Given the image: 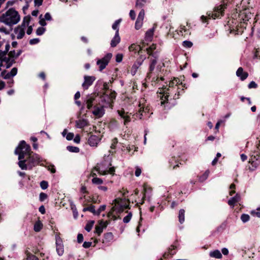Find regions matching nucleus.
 <instances>
[{"label": "nucleus", "mask_w": 260, "mask_h": 260, "mask_svg": "<svg viewBox=\"0 0 260 260\" xmlns=\"http://www.w3.org/2000/svg\"><path fill=\"white\" fill-rule=\"evenodd\" d=\"M24 35H25V31H24V29L22 28V29H19V30L18 32L17 36V39H22L24 37Z\"/></svg>", "instance_id": "nucleus-42"}, {"label": "nucleus", "mask_w": 260, "mask_h": 260, "mask_svg": "<svg viewBox=\"0 0 260 260\" xmlns=\"http://www.w3.org/2000/svg\"><path fill=\"white\" fill-rule=\"evenodd\" d=\"M117 143H118V139H117V138H115L113 139L112 140V144H111V147H110L111 148L113 149H115V148L116 147V145H117Z\"/></svg>", "instance_id": "nucleus-43"}, {"label": "nucleus", "mask_w": 260, "mask_h": 260, "mask_svg": "<svg viewBox=\"0 0 260 260\" xmlns=\"http://www.w3.org/2000/svg\"><path fill=\"white\" fill-rule=\"evenodd\" d=\"M192 43L189 41H184L183 42V46L184 47L190 48L192 47Z\"/></svg>", "instance_id": "nucleus-44"}, {"label": "nucleus", "mask_w": 260, "mask_h": 260, "mask_svg": "<svg viewBox=\"0 0 260 260\" xmlns=\"http://www.w3.org/2000/svg\"><path fill=\"white\" fill-rule=\"evenodd\" d=\"M104 238L106 241H110L113 238V235L112 233H107L104 234Z\"/></svg>", "instance_id": "nucleus-37"}, {"label": "nucleus", "mask_w": 260, "mask_h": 260, "mask_svg": "<svg viewBox=\"0 0 260 260\" xmlns=\"http://www.w3.org/2000/svg\"><path fill=\"white\" fill-rule=\"evenodd\" d=\"M99 142V137L95 135H91L88 140V143L91 146H96Z\"/></svg>", "instance_id": "nucleus-18"}, {"label": "nucleus", "mask_w": 260, "mask_h": 260, "mask_svg": "<svg viewBox=\"0 0 260 260\" xmlns=\"http://www.w3.org/2000/svg\"><path fill=\"white\" fill-rule=\"evenodd\" d=\"M56 251L60 256L62 255L64 252L63 246L62 244V240L58 234L55 235Z\"/></svg>", "instance_id": "nucleus-14"}, {"label": "nucleus", "mask_w": 260, "mask_h": 260, "mask_svg": "<svg viewBox=\"0 0 260 260\" xmlns=\"http://www.w3.org/2000/svg\"><path fill=\"white\" fill-rule=\"evenodd\" d=\"M117 113L119 116L124 119V125H126L129 122H130L131 118L129 115H128L127 113H126L123 109L118 110Z\"/></svg>", "instance_id": "nucleus-16"}, {"label": "nucleus", "mask_w": 260, "mask_h": 260, "mask_svg": "<svg viewBox=\"0 0 260 260\" xmlns=\"http://www.w3.org/2000/svg\"><path fill=\"white\" fill-rule=\"evenodd\" d=\"M235 187H236V186L234 183L231 184V185L230 186V188L231 189H232V190L230 192V194L231 196H232L234 193H235V191L234 190H233L235 188Z\"/></svg>", "instance_id": "nucleus-55"}, {"label": "nucleus", "mask_w": 260, "mask_h": 260, "mask_svg": "<svg viewBox=\"0 0 260 260\" xmlns=\"http://www.w3.org/2000/svg\"><path fill=\"white\" fill-rule=\"evenodd\" d=\"M67 149L71 152H75L78 153L80 151L79 148L76 146H68L67 147Z\"/></svg>", "instance_id": "nucleus-32"}, {"label": "nucleus", "mask_w": 260, "mask_h": 260, "mask_svg": "<svg viewBox=\"0 0 260 260\" xmlns=\"http://www.w3.org/2000/svg\"><path fill=\"white\" fill-rule=\"evenodd\" d=\"M129 16L132 20H135L136 18V13L134 10H131L129 12Z\"/></svg>", "instance_id": "nucleus-53"}, {"label": "nucleus", "mask_w": 260, "mask_h": 260, "mask_svg": "<svg viewBox=\"0 0 260 260\" xmlns=\"http://www.w3.org/2000/svg\"><path fill=\"white\" fill-rule=\"evenodd\" d=\"M76 125L77 128H83L88 125L87 120L82 119L76 121Z\"/></svg>", "instance_id": "nucleus-24"}, {"label": "nucleus", "mask_w": 260, "mask_h": 260, "mask_svg": "<svg viewBox=\"0 0 260 260\" xmlns=\"http://www.w3.org/2000/svg\"><path fill=\"white\" fill-rule=\"evenodd\" d=\"M236 75L240 77L242 81H244L247 78L248 74L247 72H244L243 68L240 67L236 72Z\"/></svg>", "instance_id": "nucleus-19"}, {"label": "nucleus", "mask_w": 260, "mask_h": 260, "mask_svg": "<svg viewBox=\"0 0 260 260\" xmlns=\"http://www.w3.org/2000/svg\"><path fill=\"white\" fill-rule=\"evenodd\" d=\"M176 246L172 245L168 249V251L165 252L163 254L164 258H168L169 257L173 255L176 253Z\"/></svg>", "instance_id": "nucleus-17"}, {"label": "nucleus", "mask_w": 260, "mask_h": 260, "mask_svg": "<svg viewBox=\"0 0 260 260\" xmlns=\"http://www.w3.org/2000/svg\"><path fill=\"white\" fill-rule=\"evenodd\" d=\"M128 49L129 51L133 52L134 53H138L140 55H141L142 48L139 45L133 44H132L129 47Z\"/></svg>", "instance_id": "nucleus-20"}, {"label": "nucleus", "mask_w": 260, "mask_h": 260, "mask_svg": "<svg viewBox=\"0 0 260 260\" xmlns=\"http://www.w3.org/2000/svg\"><path fill=\"white\" fill-rule=\"evenodd\" d=\"M101 96H99L94 94L88 95L86 98V104L87 108L89 110L94 108L95 106L99 105L101 102Z\"/></svg>", "instance_id": "nucleus-7"}, {"label": "nucleus", "mask_w": 260, "mask_h": 260, "mask_svg": "<svg viewBox=\"0 0 260 260\" xmlns=\"http://www.w3.org/2000/svg\"><path fill=\"white\" fill-rule=\"evenodd\" d=\"M155 26H156V24H154L153 28L148 29L146 31L145 35H146V38L147 39H151L153 37L154 31L155 28Z\"/></svg>", "instance_id": "nucleus-28"}, {"label": "nucleus", "mask_w": 260, "mask_h": 260, "mask_svg": "<svg viewBox=\"0 0 260 260\" xmlns=\"http://www.w3.org/2000/svg\"><path fill=\"white\" fill-rule=\"evenodd\" d=\"M112 57V54L111 53H108L101 59H98L96 61V64L99 66L100 71H102L106 68V66L110 62Z\"/></svg>", "instance_id": "nucleus-9"}, {"label": "nucleus", "mask_w": 260, "mask_h": 260, "mask_svg": "<svg viewBox=\"0 0 260 260\" xmlns=\"http://www.w3.org/2000/svg\"><path fill=\"white\" fill-rule=\"evenodd\" d=\"M83 241V236L82 234H78L77 236V241L79 243H81Z\"/></svg>", "instance_id": "nucleus-54"}, {"label": "nucleus", "mask_w": 260, "mask_h": 260, "mask_svg": "<svg viewBox=\"0 0 260 260\" xmlns=\"http://www.w3.org/2000/svg\"><path fill=\"white\" fill-rule=\"evenodd\" d=\"M156 63L157 61L156 59H154L151 60L149 68V72L147 73V78H150L151 77V74L152 72L154 71Z\"/></svg>", "instance_id": "nucleus-23"}, {"label": "nucleus", "mask_w": 260, "mask_h": 260, "mask_svg": "<svg viewBox=\"0 0 260 260\" xmlns=\"http://www.w3.org/2000/svg\"><path fill=\"white\" fill-rule=\"evenodd\" d=\"M185 211L184 209H180L179 212L178 218L180 223L184 221Z\"/></svg>", "instance_id": "nucleus-30"}, {"label": "nucleus", "mask_w": 260, "mask_h": 260, "mask_svg": "<svg viewBox=\"0 0 260 260\" xmlns=\"http://www.w3.org/2000/svg\"><path fill=\"white\" fill-rule=\"evenodd\" d=\"M92 176L93 177V179H92V183L98 185L103 183V181L102 179L94 177L95 176H96V174L95 173H93Z\"/></svg>", "instance_id": "nucleus-29"}, {"label": "nucleus", "mask_w": 260, "mask_h": 260, "mask_svg": "<svg viewBox=\"0 0 260 260\" xmlns=\"http://www.w3.org/2000/svg\"><path fill=\"white\" fill-rule=\"evenodd\" d=\"M74 135L72 133H69L67 134L66 139L68 140H71L74 138Z\"/></svg>", "instance_id": "nucleus-58"}, {"label": "nucleus", "mask_w": 260, "mask_h": 260, "mask_svg": "<svg viewBox=\"0 0 260 260\" xmlns=\"http://www.w3.org/2000/svg\"><path fill=\"white\" fill-rule=\"evenodd\" d=\"M45 28L43 27H39L36 30V34L38 36H41L45 32Z\"/></svg>", "instance_id": "nucleus-39"}, {"label": "nucleus", "mask_w": 260, "mask_h": 260, "mask_svg": "<svg viewBox=\"0 0 260 260\" xmlns=\"http://www.w3.org/2000/svg\"><path fill=\"white\" fill-rule=\"evenodd\" d=\"M248 87L249 89L251 88H256L257 87V84L254 81H251L249 83L248 85Z\"/></svg>", "instance_id": "nucleus-47"}, {"label": "nucleus", "mask_w": 260, "mask_h": 260, "mask_svg": "<svg viewBox=\"0 0 260 260\" xmlns=\"http://www.w3.org/2000/svg\"><path fill=\"white\" fill-rule=\"evenodd\" d=\"M39 211L43 214L45 213V209L43 205L41 206L39 208Z\"/></svg>", "instance_id": "nucleus-63"}, {"label": "nucleus", "mask_w": 260, "mask_h": 260, "mask_svg": "<svg viewBox=\"0 0 260 260\" xmlns=\"http://www.w3.org/2000/svg\"><path fill=\"white\" fill-rule=\"evenodd\" d=\"M44 19L46 20H49V21L52 20V17L49 13L47 12L45 14Z\"/></svg>", "instance_id": "nucleus-59"}, {"label": "nucleus", "mask_w": 260, "mask_h": 260, "mask_svg": "<svg viewBox=\"0 0 260 260\" xmlns=\"http://www.w3.org/2000/svg\"><path fill=\"white\" fill-rule=\"evenodd\" d=\"M94 221L93 220H91V221H90L89 222H88L85 227V229L86 231L87 232H90L91 231V230L92 229V228L94 224Z\"/></svg>", "instance_id": "nucleus-34"}, {"label": "nucleus", "mask_w": 260, "mask_h": 260, "mask_svg": "<svg viewBox=\"0 0 260 260\" xmlns=\"http://www.w3.org/2000/svg\"><path fill=\"white\" fill-rule=\"evenodd\" d=\"M19 20L20 16L13 8H10L0 16V21L9 26L17 23Z\"/></svg>", "instance_id": "nucleus-4"}, {"label": "nucleus", "mask_w": 260, "mask_h": 260, "mask_svg": "<svg viewBox=\"0 0 260 260\" xmlns=\"http://www.w3.org/2000/svg\"><path fill=\"white\" fill-rule=\"evenodd\" d=\"M109 222L107 221H104L103 220H100L99 221V225H96L95 228V233L100 236L103 231V229H105Z\"/></svg>", "instance_id": "nucleus-15"}, {"label": "nucleus", "mask_w": 260, "mask_h": 260, "mask_svg": "<svg viewBox=\"0 0 260 260\" xmlns=\"http://www.w3.org/2000/svg\"><path fill=\"white\" fill-rule=\"evenodd\" d=\"M41 161H42V158L39 155L32 153L19 160L18 165L22 170H31L34 167L39 165Z\"/></svg>", "instance_id": "nucleus-2"}, {"label": "nucleus", "mask_w": 260, "mask_h": 260, "mask_svg": "<svg viewBox=\"0 0 260 260\" xmlns=\"http://www.w3.org/2000/svg\"><path fill=\"white\" fill-rule=\"evenodd\" d=\"M147 0H136V6L139 8H142L146 3Z\"/></svg>", "instance_id": "nucleus-35"}, {"label": "nucleus", "mask_w": 260, "mask_h": 260, "mask_svg": "<svg viewBox=\"0 0 260 260\" xmlns=\"http://www.w3.org/2000/svg\"><path fill=\"white\" fill-rule=\"evenodd\" d=\"M27 260H39V259L35 255L29 254L27 255Z\"/></svg>", "instance_id": "nucleus-48"}, {"label": "nucleus", "mask_w": 260, "mask_h": 260, "mask_svg": "<svg viewBox=\"0 0 260 260\" xmlns=\"http://www.w3.org/2000/svg\"><path fill=\"white\" fill-rule=\"evenodd\" d=\"M10 73L12 77L15 76L17 74V69L16 68H13Z\"/></svg>", "instance_id": "nucleus-57"}, {"label": "nucleus", "mask_w": 260, "mask_h": 260, "mask_svg": "<svg viewBox=\"0 0 260 260\" xmlns=\"http://www.w3.org/2000/svg\"><path fill=\"white\" fill-rule=\"evenodd\" d=\"M32 153L33 152L31 151L30 146L26 144L24 140L20 141L15 150V154L18 155L19 161L24 158L27 155L32 154Z\"/></svg>", "instance_id": "nucleus-6"}, {"label": "nucleus", "mask_w": 260, "mask_h": 260, "mask_svg": "<svg viewBox=\"0 0 260 260\" xmlns=\"http://www.w3.org/2000/svg\"><path fill=\"white\" fill-rule=\"evenodd\" d=\"M180 84V80L177 78H174L173 80L169 83V87L165 88L164 89L165 94L161 98V104H164L166 102L169 101V98L171 99L172 98L174 100H177L179 98L181 91L179 90V88H177L176 91L174 90L173 87L174 85L177 86ZM180 84H182L181 82Z\"/></svg>", "instance_id": "nucleus-3"}, {"label": "nucleus", "mask_w": 260, "mask_h": 260, "mask_svg": "<svg viewBox=\"0 0 260 260\" xmlns=\"http://www.w3.org/2000/svg\"><path fill=\"white\" fill-rule=\"evenodd\" d=\"M209 255L210 257L216 258H221L222 257V254L218 250H215L213 251H211L209 253Z\"/></svg>", "instance_id": "nucleus-26"}, {"label": "nucleus", "mask_w": 260, "mask_h": 260, "mask_svg": "<svg viewBox=\"0 0 260 260\" xmlns=\"http://www.w3.org/2000/svg\"><path fill=\"white\" fill-rule=\"evenodd\" d=\"M43 0H35L34 3L36 6L39 7L42 5Z\"/></svg>", "instance_id": "nucleus-61"}, {"label": "nucleus", "mask_w": 260, "mask_h": 260, "mask_svg": "<svg viewBox=\"0 0 260 260\" xmlns=\"http://www.w3.org/2000/svg\"><path fill=\"white\" fill-rule=\"evenodd\" d=\"M256 148L252 152L249 161L251 164L249 169L251 171H254L260 165V140L256 142Z\"/></svg>", "instance_id": "nucleus-5"}, {"label": "nucleus", "mask_w": 260, "mask_h": 260, "mask_svg": "<svg viewBox=\"0 0 260 260\" xmlns=\"http://www.w3.org/2000/svg\"><path fill=\"white\" fill-rule=\"evenodd\" d=\"M43 228V224L40 220L35 222L34 226V230L36 232H40Z\"/></svg>", "instance_id": "nucleus-27"}, {"label": "nucleus", "mask_w": 260, "mask_h": 260, "mask_svg": "<svg viewBox=\"0 0 260 260\" xmlns=\"http://www.w3.org/2000/svg\"><path fill=\"white\" fill-rule=\"evenodd\" d=\"M121 21V19L117 20L115 21V22L112 25V28L114 30H116V32H119V25Z\"/></svg>", "instance_id": "nucleus-33"}, {"label": "nucleus", "mask_w": 260, "mask_h": 260, "mask_svg": "<svg viewBox=\"0 0 260 260\" xmlns=\"http://www.w3.org/2000/svg\"><path fill=\"white\" fill-rule=\"evenodd\" d=\"M30 16L25 17L23 19V23H22V25H23L24 26H25V23L27 24V25H28L29 21H30Z\"/></svg>", "instance_id": "nucleus-49"}, {"label": "nucleus", "mask_w": 260, "mask_h": 260, "mask_svg": "<svg viewBox=\"0 0 260 260\" xmlns=\"http://www.w3.org/2000/svg\"><path fill=\"white\" fill-rule=\"evenodd\" d=\"M249 219L250 216L248 214H242L241 216V219L244 223L247 222L249 220Z\"/></svg>", "instance_id": "nucleus-38"}, {"label": "nucleus", "mask_w": 260, "mask_h": 260, "mask_svg": "<svg viewBox=\"0 0 260 260\" xmlns=\"http://www.w3.org/2000/svg\"><path fill=\"white\" fill-rule=\"evenodd\" d=\"M47 198V194L44 192H41L39 195V200L40 201L43 202Z\"/></svg>", "instance_id": "nucleus-45"}, {"label": "nucleus", "mask_w": 260, "mask_h": 260, "mask_svg": "<svg viewBox=\"0 0 260 260\" xmlns=\"http://www.w3.org/2000/svg\"><path fill=\"white\" fill-rule=\"evenodd\" d=\"M91 245V242H84L83 244V247L85 248H89Z\"/></svg>", "instance_id": "nucleus-60"}, {"label": "nucleus", "mask_w": 260, "mask_h": 260, "mask_svg": "<svg viewBox=\"0 0 260 260\" xmlns=\"http://www.w3.org/2000/svg\"><path fill=\"white\" fill-rule=\"evenodd\" d=\"M251 10L249 8L239 10L232 14V19H230L227 25L230 33L235 32L237 34L242 33L244 28H246L247 22L253 16Z\"/></svg>", "instance_id": "nucleus-1"}, {"label": "nucleus", "mask_w": 260, "mask_h": 260, "mask_svg": "<svg viewBox=\"0 0 260 260\" xmlns=\"http://www.w3.org/2000/svg\"><path fill=\"white\" fill-rule=\"evenodd\" d=\"M48 170L51 172V173H54L56 172L54 166L50 165L48 167Z\"/></svg>", "instance_id": "nucleus-52"}, {"label": "nucleus", "mask_w": 260, "mask_h": 260, "mask_svg": "<svg viewBox=\"0 0 260 260\" xmlns=\"http://www.w3.org/2000/svg\"><path fill=\"white\" fill-rule=\"evenodd\" d=\"M251 214L253 215H255L256 216L260 218V212L252 211H251Z\"/></svg>", "instance_id": "nucleus-64"}, {"label": "nucleus", "mask_w": 260, "mask_h": 260, "mask_svg": "<svg viewBox=\"0 0 260 260\" xmlns=\"http://www.w3.org/2000/svg\"><path fill=\"white\" fill-rule=\"evenodd\" d=\"M120 42V37L119 32H116L114 37L112 38L110 45L112 47H116Z\"/></svg>", "instance_id": "nucleus-21"}, {"label": "nucleus", "mask_w": 260, "mask_h": 260, "mask_svg": "<svg viewBox=\"0 0 260 260\" xmlns=\"http://www.w3.org/2000/svg\"><path fill=\"white\" fill-rule=\"evenodd\" d=\"M146 188H143V196L142 199V202L141 203V204H143L144 202V199L146 197Z\"/></svg>", "instance_id": "nucleus-62"}, {"label": "nucleus", "mask_w": 260, "mask_h": 260, "mask_svg": "<svg viewBox=\"0 0 260 260\" xmlns=\"http://www.w3.org/2000/svg\"><path fill=\"white\" fill-rule=\"evenodd\" d=\"M106 206L105 205L101 206L97 210H95V215H100L102 211L106 209Z\"/></svg>", "instance_id": "nucleus-41"}, {"label": "nucleus", "mask_w": 260, "mask_h": 260, "mask_svg": "<svg viewBox=\"0 0 260 260\" xmlns=\"http://www.w3.org/2000/svg\"><path fill=\"white\" fill-rule=\"evenodd\" d=\"M132 216V213L131 212L128 213V214L123 218V222L126 223L129 222L131 219Z\"/></svg>", "instance_id": "nucleus-40"}, {"label": "nucleus", "mask_w": 260, "mask_h": 260, "mask_svg": "<svg viewBox=\"0 0 260 260\" xmlns=\"http://www.w3.org/2000/svg\"><path fill=\"white\" fill-rule=\"evenodd\" d=\"M123 58V55L122 54H117L116 56V61L117 62H120Z\"/></svg>", "instance_id": "nucleus-51"}, {"label": "nucleus", "mask_w": 260, "mask_h": 260, "mask_svg": "<svg viewBox=\"0 0 260 260\" xmlns=\"http://www.w3.org/2000/svg\"><path fill=\"white\" fill-rule=\"evenodd\" d=\"M83 211H89L93 213V215H95V206L93 205H91L90 206L84 208L83 209Z\"/></svg>", "instance_id": "nucleus-31"}, {"label": "nucleus", "mask_w": 260, "mask_h": 260, "mask_svg": "<svg viewBox=\"0 0 260 260\" xmlns=\"http://www.w3.org/2000/svg\"><path fill=\"white\" fill-rule=\"evenodd\" d=\"M116 93L115 91L110 90L106 91L103 95L101 96V101L102 103H104L106 105H110L113 100L115 99Z\"/></svg>", "instance_id": "nucleus-8"}, {"label": "nucleus", "mask_w": 260, "mask_h": 260, "mask_svg": "<svg viewBox=\"0 0 260 260\" xmlns=\"http://www.w3.org/2000/svg\"><path fill=\"white\" fill-rule=\"evenodd\" d=\"M240 200V196L239 194L237 193L236 195L230 199V200L228 201V204L232 206L233 208L234 207V205L236 203L239 202Z\"/></svg>", "instance_id": "nucleus-22"}, {"label": "nucleus", "mask_w": 260, "mask_h": 260, "mask_svg": "<svg viewBox=\"0 0 260 260\" xmlns=\"http://www.w3.org/2000/svg\"><path fill=\"white\" fill-rule=\"evenodd\" d=\"M40 186L42 189H46L48 186V182L46 181H41L40 183Z\"/></svg>", "instance_id": "nucleus-46"}, {"label": "nucleus", "mask_w": 260, "mask_h": 260, "mask_svg": "<svg viewBox=\"0 0 260 260\" xmlns=\"http://www.w3.org/2000/svg\"><path fill=\"white\" fill-rule=\"evenodd\" d=\"M146 58L145 55H140L139 57L135 62L131 69V73L133 75H135L137 70L142 64Z\"/></svg>", "instance_id": "nucleus-10"}, {"label": "nucleus", "mask_w": 260, "mask_h": 260, "mask_svg": "<svg viewBox=\"0 0 260 260\" xmlns=\"http://www.w3.org/2000/svg\"><path fill=\"white\" fill-rule=\"evenodd\" d=\"M96 78L93 76H84V82L82 84V87L84 90H87L93 84V82L95 80Z\"/></svg>", "instance_id": "nucleus-11"}, {"label": "nucleus", "mask_w": 260, "mask_h": 260, "mask_svg": "<svg viewBox=\"0 0 260 260\" xmlns=\"http://www.w3.org/2000/svg\"><path fill=\"white\" fill-rule=\"evenodd\" d=\"M40 42L39 38L32 39L29 40V44L30 45H35L38 44Z\"/></svg>", "instance_id": "nucleus-50"}, {"label": "nucleus", "mask_w": 260, "mask_h": 260, "mask_svg": "<svg viewBox=\"0 0 260 260\" xmlns=\"http://www.w3.org/2000/svg\"><path fill=\"white\" fill-rule=\"evenodd\" d=\"M141 169L139 167H137L136 168V171H135V173L136 176L139 177L141 175Z\"/></svg>", "instance_id": "nucleus-56"}, {"label": "nucleus", "mask_w": 260, "mask_h": 260, "mask_svg": "<svg viewBox=\"0 0 260 260\" xmlns=\"http://www.w3.org/2000/svg\"><path fill=\"white\" fill-rule=\"evenodd\" d=\"M145 16V11L142 9L139 13L138 16L135 23V28L137 30L140 29L143 25V22Z\"/></svg>", "instance_id": "nucleus-13"}, {"label": "nucleus", "mask_w": 260, "mask_h": 260, "mask_svg": "<svg viewBox=\"0 0 260 260\" xmlns=\"http://www.w3.org/2000/svg\"><path fill=\"white\" fill-rule=\"evenodd\" d=\"M104 103H99V105L95 106L94 107V110L92 111V114L98 117H101L104 114V107L105 105L103 104Z\"/></svg>", "instance_id": "nucleus-12"}, {"label": "nucleus", "mask_w": 260, "mask_h": 260, "mask_svg": "<svg viewBox=\"0 0 260 260\" xmlns=\"http://www.w3.org/2000/svg\"><path fill=\"white\" fill-rule=\"evenodd\" d=\"M209 174V171L207 170L200 177L199 180L201 182L205 181L208 177Z\"/></svg>", "instance_id": "nucleus-36"}, {"label": "nucleus", "mask_w": 260, "mask_h": 260, "mask_svg": "<svg viewBox=\"0 0 260 260\" xmlns=\"http://www.w3.org/2000/svg\"><path fill=\"white\" fill-rule=\"evenodd\" d=\"M95 169H96V171H98L100 174L103 175L107 174L108 173L112 174V175H114V172H115V168L114 167H111V168H109V169L107 171L101 170L100 168H98L96 167H95Z\"/></svg>", "instance_id": "nucleus-25"}]
</instances>
